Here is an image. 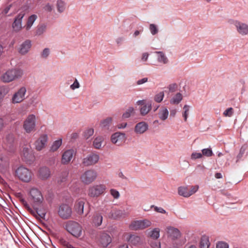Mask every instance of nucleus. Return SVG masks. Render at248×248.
<instances>
[{
    "mask_svg": "<svg viewBox=\"0 0 248 248\" xmlns=\"http://www.w3.org/2000/svg\"><path fill=\"white\" fill-rule=\"evenodd\" d=\"M151 208H154L155 211L158 213H162V214L166 213V211L162 207H158L157 206H155L153 205L151 206Z\"/></svg>",
    "mask_w": 248,
    "mask_h": 248,
    "instance_id": "864d4df0",
    "label": "nucleus"
},
{
    "mask_svg": "<svg viewBox=\"0 0 248 248\" xmlns=\"http://www.w3.org/2000/svg\"><path fill=\"white\" fill-rule=\"evenodd\" d=\"M112 239L109 235L105 232L100 235L99 243L103 247H107L111 242Z\"/></svg>",
    "mask_w": 248,
    "mask_h": 248,
    "instance_id": "412c9836",
    "label": "nucleus"
},
{
    "mask_svg": "<svg viewBox=\"0 0 248 248\" xmlns=\"http://www.w3.org/2000/svg\"><path fill=\"white\" fill-rule=\"evenodd\" d=\"M50 54V49L48 48H45L41 54V56L43 58L46 59Z\"/></svg>",
    "mask_w": 248,
    "mask_h": 248,
    "instance_id": "603ef678",
    "label": "nucleus"
},
{
    "mask_svg": "<svg viewBox=\"0 0 248 248\" xmlns=\"http://www.w3.org/2000/svg\"><path fill=\"white\" fill-rule=\"evenodd\" d=\"M48 137L46 134H43L35 141L34 144L36 150L40 151L44 149L47 142Z\"/></svg>",
    "mask_w": 248,
    "mask_h": 248,
    "instance_id": "2eb2a0df",
    "label": "nucleus"
},
{
    "mask_svg": "<svg viewBox=\"0 0 248 248\" xmlns=\"http://www.w3.org/2000/svg\"><path fill=\"white\" fill-rule=\"evenodd\" d=\"M58 214L62 218L67 219L71 217L72 209L68 205L63 204L60 206Z\"/></svg>",
    "mask_w": 248,
    "mask_h": 248,
    "instance_id": "4468645a",
    "label": "nucleus"
},
{
    "mask_svg": "<svg viewBox=\"0 0 248 248\" xmlns=\"http://www.w3.org/2000/svg\"><path fill=\"white\" fill-rule=\"evenodd\" d=\"M190 106L187 105H184L183 107L184 111L183 112L182 115L184 117V120L185 122L187 121V119L189 114Z\"/></svg>",
    "mask_w": 248,
    "mask_h": 248,
    "instance_id": "79ce46f5",
    "label": "nucleus"
},
{
    "mask_svg": "<svg viewBox=\"0 0 248 248\" xmlns=\"http://www.w3.org/2000/svg\"><path fill=\"white\" fill-rule=\"evenodd\" d=\"M104 141L103 136H98L95 137L93 141V146L96 149H100L101 148L102 143Z\"/></svg>",
    "mask_w": 248,
    "mask_h": 248,
    "instance_id": "c756f323",
    "label": "nucleus"
},
{
    "mask_svg": "<svg viewBox=\"0 0 248 248\" xmlns=\"http://www.w3.org/2000/svg\"><path fill=\"white\" fill-rule=\"evenodd\" d=\"M27 210L37 219V215L36 212V208L35 209V211L32 210L31 207L30 209H27Z\"/></svg>",
    "mask_w": 248,
    "mask_h": 248,
    "instance_id": "338daca9",
    "label": "nucleus"
},
{
    "mask_svg": "<svg viewBox=\"0 0 248 248\" xmlns=\"http://www.w3.org/2000/svg\"><path fill=\"white\" fill-rule=\"evenodd\" d=\"M151 222L148 219H143L133 221L129 226V228L132 230H143L150 227Z\"/></svg>",
    "mask_w": 248,
    "mask_h": 248,
    "instance_id": "1a4fd4ad",
    "label": "nucleus"
},
{
    "mask_svg": "<svg viewBox=\"0 0 248 248\" xmlns=\"http://www.w3.org/2000/svg\"><path fill=\"white\" fill-rule=\"evenodd\" d=\"M62 243L63 246H66L67 248H73L72 246L65 240H62Z\"/></svg>",
    "mask_w": 248,
    "mask_h": 248,
    "instance_id": "69168bd1",
    "label": "nucleus"
},
{
    "mask_svg": "<svg viewBox=\"0 0 248 248\" xmlns=\"http://www.w3.org/2000/svg\"><path fill=\"white\" fill-rule=\"evenodd\" d=\"M135 113V109L133 107H129L123 113L122 118L124 119H127Z\"/></svg>",
    "mask_w": 248,
    "mask_h": 248,
    "instance_id": "f704fd0d",
    "label": "nucleus"
},
{
    "mask_svg": "<svg viewBox=\"0 0 248 248\" xmlns=\"http://www.w3.org/2000/svg\"><path fill=\"white\" fill-rule=\"evenodd\" d=\"M21 203L23 205V206L25 207L26 209H30V206L29 204L28 203L27 201L24 199L23 197H21L20 200Z\"/></svg>",
    "mask_w": 248,
    "mask_h": 248,
    "instance_id": "bf43d9fd",
    "label": "nucleus"
},
{
    "mask_svg": "<svg viewBox=\"0 0 248 248\" xmlns=\"http://www.w3.org/2000/svg\"><path fill=\"white\" fill-rule=\"evenodd\" d=\"M76 151L73 149H68L66 150L62 155L61 162L63 164H67L69 163L73 156L76 154Z\"/></svg>",
    "mask_w": 248,
    "mask_h": 248,
    "instance_id": "dca6fc26",
    "label": "nucleus"
},
{
    "mask_svg": "<svg viewBox=\"0 0 248 248\" xmlns=\"http://www.w3.org/2000/svg\"><path fill=\"white\" fill-rule=\"evenodd\" d=\"M235 28L237 32L242 36L248 35V25L237 20H233L231 22Z\"/></svg>",
    "mask_w": 248,
    "mask_h": 248,
    "instance_id": "9d476101",
    "label": "nucleus"
},
{
    "mask_svg": "<svg viewBox=\"0 0 248 248\" xmlns=\"http://www.w3.org/2000/svg\"><path fill=\"white\" fill-rule=\"evenodd\" d=\"M66 231L76 237H79L81 235L82 228L81 226L77 222L69 220L65 225Z\"/></svg>",
    "mask_w": 248,
    "mask_h": 248,
    "instance_id": "7ed1b4c3",
    "label": "nucleus"
},
{
    "mask_svg": "<svg viewBox=\"0 0 248 248\" xmlns=\"http://www.w3.org/2000/svg\"><path fill=\"white\" fill-rule=\"evenodd\" d=\"M155 53L157 54V60L158 62L164 64L168 62V59L163 52L155 51Z\"/></svg>",
    "mask_w": 248,
    "mask_h": 248,
    "instance_id": "c85d7f7f",
    "label": "nucleus"
},
{
    "mask_svg": "<svg viewBox=\"0 0 248 248\" xmlns=\"http://www.w3.org/2000/svg\"><path fill=\"white\" fill-rule=\"evenodd\" d=\"M46 26L45 24L39 25L36 31V34L38 35L42 34L46 31Z\"/></svg>",
    "mask_w": 248,
    "mask_h": 248,
    "instance_id": "c03bdc74",
    "label": "nucleus"
},
{
    "mask_svg": "<svg viewBox=\"0 0 248 248\" xmlns=\"http://www.w3.org/2000/svg\"><path fill=\"white\" fill-rule=\"evenodd\" d=\"M36 212L37 215V219H40V218L44 219L46 215V212L44 210H42L41 209H39L38 208H36Z\"/></svg>",
    "mask_w": 248,
    "mask_h": 248,
    "instance_id": "a18cd8bd",
    "label": "nucleus"
},
{
    "mask_svg": "<svg viewBox=\"0 0 248 248\" xmlns=\"http://www.w3.org/2000/svg\"><path fill=\"white\" fill-rule=\"evenodd\" d=\"M27 89L25 86L20 87L13 95L11 102L17 104L22 102L25 99Z\"/></svg>",
    "mask_w": 248,
    "mask_h": 248,
    "instance_id": "6e6552de",
    "label": "nucleus"
},
{
    "mask_svg": "<svg viewBox=\"0 0 248 248\" xmlns=\"http://www.w3.org/2000/svg\"><path fill=\"white\" fill-rule=\"evenodd\" d=\"M62 177L60 180L61 182H63L66 181V177H67L68 175V173L66 171L62 173Z\"/></svg>",
    "mask_w": 248,
    "mask_h": 248,
    "instance_id": "774afa93",
    "label": "nucleus"
},
{
    "mask_svg": "<svg viewBox=\"0 0 248 248\" xmlns=\"http://www.w3.org/2000/svg\"><path fill=\"white\" fill-rule=\"evenodd\" d=\"M148 129V124L145 122H141L136 124L134 131L136 133L141 134L146 132Z\"/></svg>",
    "mask_w": 248,
    "mask_h": 248,
    "instance_id": "6ab92c4d",
    "label": "nucleus"
},
{
    "mask_svg": "<svg viewBox=\"0 0 248 248\" xmlns=\"http://www.w3.org/2000/svg\"><path fill=\"white\" fill-rule=\"evenodd\" d=\"M99 159V155L98 154L92 153L82 159V163L86 167L93 166L98 162Z\"/></svg>",
    "mask_w": 248,
    "mask_h": 248,
    "instance_id": "f8f14e48",
    "label": "nucleus"
},
{
    "mask_svg": "<svg viewBox=\"0 0 248 248\" xmlns=\"http://www.w3.org/2000/svg\"><path fill=\"white\" fill-rule=\"evenodd\" d=\"M127 240L130 244L134 246L140 244L141 242L140 237L134 234H130Z\"/></svg>",
    "mask_w": 248,
    "mask_h": 248,
    "instance_id": "a878e982",
    "label": "nucleus"
},
{
    "mask_svg": "<svg viewBox=\"0 0 248 248\" xmlns=\"http://www.w3.org/2000/svg\"><path fill=\"white\" fill-rule=\"evenodd\" d=\"M103 217L100 214H96L93 217V223L96 226H99L102 222Z\"/></svg>",
    "mask_w": 248,
    "mask_h": 248,
    "instance_id": "e433bc0d",
    "label": "nucleus"
},
{
    "mask_svg": "<svg viewBox=\"0 0 248 248\" xmlns=\"http://www.w3.org/2000/svg\"><path fill=\"white\" fill-rule=\"evenodd\" d=\"M150 245L152 248H161L160 243L157 241L152 242Z\"/></svg>",
    "mask_w": 248,
    "mask_h": 248,
    "instance_id": "052dcab7",
    "label": "nucleus"
},
{
    "mask_svg": "<svg viewBox=\"0 0 248 248\" xmlns=\"http://www.w3.org/2000/svg\"><path fill=\"white\" fill-rule=\"evenodd\" d=\"M43 9L44 11L46 12H51L53 9V6L52 4L48 3L46 4V5L43 7Z\"/></svg>",
    "mask_w": 248,
    "mask_h": 248,
    "instance_id": "4d7b16f0",
    "label": "nucleus"
},
{
    "mask_svg": "<svg viewBox=\"0 0 248 248\" xmlns=\"http://www.w3.org/2000/svg\"><path fill=\"white\" fill-rule=\"evenodd\" d=\"M111 122H112V118L110 117H108L101 122L100 126L102 128L108 129L109 125L110 124Z\"/></svg>",
    "mask_w": 248,
    "mask_h": 248,
    "instance_id": "58836bf2",
    "label": "nucleus"
},
{
    "mask_svg": "<svg viewBox=\"0 0 248 248\" xmlns=\"http://www.w3.org/2000/svg\"><path fill=\"white\" fill-rule=\"evenodd\" d=\"M199 189L198 186H180L178 189V193L180 196L184 197H189L196 193Z\"/></svg>",
    "mask_w": 248,
    "mask_h": 248,
    "instance_id": "9b49d317",
    "label": "nucleus"
},
{
    "mask_svg": "<svg viewBox=\"0 0 248 248\" xmlns=\"http://www.w3.org/2000/svg\"><path fill=\"white\" fill-rule=\"evenodd\" d=\"M62 138L58 139L54 141L51 147H50V152H54L58 150V149L60 148V147L62 145Z\"/></svg>",
    "mask_w": 248,
    "mask_h": 248,
    "instance_id": "7c9ffc66",
    "label": "nucleus"
},
{
    "mask_svg": "<svg viewBox=\"0 0 248 248\" xmlns=\"http://www.w3.org/2000/svg\"><path fill=\"white\" fill-rule=\"evenodd\" d=\"M149 30L153 35L156 34L158 32V29L157 25L154 24H151L149 25Z\"/></svg>",
    "mask_w": 248,
    "mask_h": 248,
    "instance_id": "49530a36",
    "label": "nucleus"
},
{
    "mask_svg": "<svg viewBox=\"0 0 248 248\" xmlns=\"http://www.w3.org/2000/svg\"><path fill=\"white\" fill-rule=\"evenodd\" d=\"M36 116L34 114H30L25 120L23 128L27 133H31L36 130Z\"/></svg>",
    "mask_w": 248,
    "mask_h": 248,
    "instance_id": "20e7f679",
    "label": "nucleus"
},
{
    "mask_svg": "<svg viewBox=\"0 0 248 248\" xmlns=\"http://www.w3.org/2000/svg\"><path fill=\"white\" fill-rule=\"evenodd\" d=\"M137 105L141 106L140 108V114L141 116H145L152 109V105L151 101H148L147 102L145 100H138L136 102Z\"/></svg>",
    "mask_w": 248,
    "mask_h": 248,
    "instance_id": "ddd939ff",
    "label": "nucleus"
},
{
    "mask_svg": "<svg viewBox=\"0 0 248 248\" xmlns=\"http://www.w3.org/2000/svg\"><path fill=\"white\" fill-rule=\"evenodd\" d=\"M202 155H204L207 157H210L213 155V153L211 149L210 148H205L203 149L202 150Z\"/></svg>",
    "mask_w": 248,
    "mask_h": 248,
    "instance_id": "de8ad7c7",
    "label": "nucleus"
},
{
    "mask_svg": "<svg viewBox=\"0 0 248 248\" xmlns=\"http://www.w3.org/2000/svg\"><path fill=\"white\" fill-rule=\"evenodd\" d=\"M182 99V94L180 93H178L170 100V103L172 105H177L180 103Z\"/></svg>",
    "mask_w": 248,
    "mask_h": 248,
    "instance_id": "2f4dec72",
    "label": "nucleus"
},
{
    "mask_svg": "<svg viewBox=\"0 0 248 248\" xmlns=\"http://www.w3.org/2000/svg\"><path fill=\"white\" fill-rule=\"evenodd\" d=\"M57 7L59 12H63L65 8V3L62 0H58L57 1Z\"/></svg>",
    "mask_w": 248,
    "mask_h": 248,
    "instance_id": "ea45409f",
    "label": "nucleus"
},
{
    "mask_svg": "<svg viewBox=\"0 0 248 248\" xmlns=\"http://www.w3.org/2000/svg\"><path fill=\"white\" fill-rule=\"evenodd\" d=\"M177 88V85L176 83L170 84L168 87L170 92H174Z\"/></svg>",
    "mask_w": 248,
    "mask_h": 248,
    "instance_id": "680f3d73",
    "label": "nucleus"
},
{
    "mask_svg": "<svg viewBox=\"0 0 248 248\" xmlns=\"http://www.w3.org/2000/svg\"><path fill=\"white\" fill-rule=\"evenodd\" d=\"M14 141V135L12 134H9L7 135L6 137L5 144H6L7 145L9 146L10 149L13 147Z\"/></svg>",
    "mask_w": 248,
    "mask_h": 248,
    "instance_id": "c9c22d12",
    "label": "nucleus"
},
{
    "mask_svg": "<svg viewBox=\"0 0 248 248\" xmlns=\"http://www.w3.org/2000/svg\"><path fill=\"white\" fill-rule=\"evenodd\" d=\"M210 243L208 237L204 235L201 239L200 248H209Z\"/></svg>",
    "mask_w": 248,
    "mask_h": 248,
    "instance_id": "72a5a7b5",
    "label": "nucleus"
},
{
    "mask_svg": "<svg viewBox=\"0 0 248 248\" xmlns=\"http://www.w3.org/2000/svg\"><path fill=\"white\" fill-rule=\"evenodd\" d=\"M245 149L243 148V147H241L239 154H238L237 156V160L236 162H238L243 156L244 153H245Z\"/></svg>",
    "mask_w": 248,
    "mask_h": 248,
    "instance_id": "13d9d810",
    "label": "nucleus"
},
{
    "mask_svg": "<svg viewBox=\"0 0 248 248\" xmlns=\"http://www.w3.org/2000/svg\"><path fill=\"white\" fill-rule=\"evenodd\" d=\"M37 16L35 15H32L29 17L27 24L25 26V28L27 31H28L31 29L33 23L37 19Z\"/></svg>",
    "mask_w": 248,
    "mask_h": 248,
    "instance_id": "473e14b6",
    "label": "nucleus"
},
{
    "mask_svg": "<svg viewBox=\"0 0 248 248\" xmlns=\"http://www.w3.org/2000/svg\"><path fill=\"white\" fill-rule=\"evenodd\" d=\"M31 46V41L27 40L20 45L19 52L22 55H25L29 52Z\"/></svg>",
    "mask_w": 248,
    "mask_h": 248,
    "instance_id": "b1692460",
    "label": "nucleus"
},
{
    "mask_svg": "<svg viewBox=\"0 0 248 248\" xmlns=\"http://www.w3.org/2000/svg\"><path fill=\"white\" fill-rule=\"evenodd\" d=\"M148 81L147 78H144L142 79H139L137 81V85H141Z\"/></svg>",
    "mask_w": 248,
    "mask_h": 248,
    "instance_id": "e2e57ef3",
    "label": "nucleus"
},
{
    "mask_svg": "<svg viewBox=\"0 0 248 248\" xmlns=\"http://www.w3.org/2000/svg\"><path fill=\"white\" fill-rule=\"evenodd\" d=\"M110 193L111 195L115 199H118L120 196L119 191L113 188L110 189Z\"/></svg>",
    "mask_w": 248,
    "mask_h": 248,
    "instance_id": "8fccbe9b",
    "label": "nucleus"
},
{
    "mask_svg": "<svg viewBox=\"0 0 248 248\" xmlns=\"http://www.w3.org/2000/svg\"><path fill=\"white\" fill-rule=\"evenodd\" d=\"M169 110L166 107L161 108L158 111V118L162 121H165L168 117Z\"/></svg>",
    "mask_w": 248,
    "mask_h": 248,
    "instance_id": "bb28decb",
    "label": "nucleus"
},
{
    "mask_svg": "<svg viewBox=\"0 0 248 248\" xmlns=\"http://www.w3.org/2000/svg\"><path fill=\"white\" fill-rule=\"evenodd\" d=\"M167 232L169 236L172 239H176L181 236V233L179 230L172 227L167 228Z\"/></svg>",
    "mask_w": 248,
    "mask_h": 248,
    "instance_id": "393cba45",
    "label": "nucleus"
},
{
    "mask_svg": "<svg viewBox=\"0 0 248 248\" xmlns=\"http://www.w3.org/2000/svg\"><path fill=\"white\" fill-rule=\"evenodd\" d=\"M80 87L79 83L77 79H75L74 83L70 85V89L72 90H74L76 89L79 88Z\"/></svg>",
    "mask_w": 248,
    "mask_h": 248,
    "instance_id": "5fc2aeb1",
    "label": "nucleus"
},
{
    "mask_svg": "<svg viewBox=\"0 0 248 248\" xmlns=\"http://www.w3.org/2000/svg\"><path fill=\"white\" fill-rule=\"evenodd\" d=\"M234 113V110L232 108H229L223 112V115L225 117H232Z\"/></svg>",
    "mask_w": 248,
    "mask_h": 248,
    "instance_id": "09e8293b",
    "label": "nucleus"
},
{
    "mask_svg": "<svg viewBox=\"0 0 248 248\" xmlns=\"http://www.w3.org/2000/svg\"><path fill=\"white\" fill-rule=\"evenodd\" d=\"M202 157V154L200 153L194 152L191 155V158L192 160L201 158Z\"/></svg>",
    "mask_w": 248,
    "mask_h": 248,
    "instance_id": "6e6d98bb",
    "label": "nucleus"
},
{
    "mask_svg": "<svg viewBox=\"0 0 248 248\" xmlns=\"http://www.w3.org/2000/svg\"><path fill=\"white\" fill-rule=\"evenodd\" d=\"M107 189L104 184H98L90 186L88 189V195L92 198L98 197L103 194Z\"/></svg>",
    "mask_w": 248,
    "mask_h": 248,
    "instance_id": "39448f33",
    "label": "nucleus"
},
{
    "mask_svg": "<svg viewBox=\"0 0 248 248\" xmlns=\"http://www.w3.org/2000/svg\"><path fill=\"white\" fill-rule=\"evenodd\" d=\"M11 6L12 5L10 4L5 7L2 11V14L4 15H7L8 13Z\"/></svg>",
    "mask_w": 248,
    "mask_h": 248,
    "instance_id": "0e129e2a",
    "label": "nucleus"
},
{
    "mask_svg": "<svg viewBox=\"0 0 248 248\" xmlns=\"http://www.w3.org/2000/svg\"><path fill=\"white\" fill-rule=\"evenodd\" d=\"M29 199L34 203L39 204L43 201V197L41 192L37 188L33 187L30 189L28 192Z\"/></svg>",
    "mask_w": 248,
    "mask_h": 248,
    "instance_id": "0eeeda50",
    "label": "nucleus"
},
{
    "mask_svg": "<svg viewBox=\"0 0 248 248\" xmlns=\"http://www.w3.org/2000/svg\"><path fill=\"white\" fill-rule=\"evenodd\" d=\"M125 134L121 132H116L111 137V140L113 143L118 144V145L125 140Z\"/></svg>",
    "mask_w": 248,
    "mask_h": 248,
    "instance_id": "a211bd4d",
    "label": "nucleus"
},
{
    "mask_svg": "<svg viewBox=\"0 0 248 248\" xmlns=\"http://www.w3.org/2000/svg\"><path fill=\"white\" fill-rule=\"evenodd\" d=\"M164 97V92H160L155 95L154 100L157 103H160L163 100Z\"/></svg>",
    "mask_w": 248,
    "mask_h": 248,
    "instance_id": "37998d69",
    "label": "nucleus"
},
{
    "mask_svg": "<svg viewBox=\"0 0 248 248\" xmlns=\"http://www.w3.org/2000/svg\"><path fill=\"white\" fill-rule=\"evenodd\" d=\"M84 204V199H79L76 201L74 205V209L79 215H81L83 214Z\"/></svg>",
    "mask_w": 248,
    "mask_h": 248,
    "instance_id": "aec40b11",
    "label": "nucleus"
},
{
    "mask_svg": "<svg viewBox=\"0 0 248 248\" xmlns=\"http://www.w3.org/2000/svg\"><path fill=\"white\" fill-rule=\"evenodd\" d=\"M50 175L49 169L46 167H43L40 168L38 171V177L42 180L48 179Z\"/></svg>",
    "mask_w": 248,
    "mask_h": 248,
    "instance_id": "5701e85b",
    "label": "nucleus"
},
{
    "mask_svg": "<svg viewBox=\"0 0 248 248\" xmlns=\"http://www.w3.org/2000/svg\"><path fill=\"white\" fill-rule=\"evenodd\" d=\"M16 175L21 181L29 183L32 179L33 173L29 169L20 166L16 170Z\"/></svg>",
    "mask_w": 248,
    "mask_h": 248,
    "instance_id": "f03ea898",
    "label": "nucleus"
},
{
    "mask_svg": "<svg viewBox=\"0 0 248 248\" xmlns=\"http://www.w3.org/2000/svg\"><path fill=\"white\" fill-rule=\"evenodd\" d=\"M97 172L93 169L86 170L80 176L81 182L85 185H89L96 179Z\"/></svg>",
    "mask_w": 248,
    "mask_h": 248,
    "instance_id": "423d86ee",
    "label": "nucleus"
},
{
    "mask_svg": "<svg viewBox=\"0 0 248 248\" xmlns=\"http://www.w3.org/2000/svg\"><path fill=\"white\" fill-rule=\"evenodd\" d=\"M22 155L24 160L27 162L32 161L33 159V156L30 152V149L27 148H24L22 151Z\"/></svg>",
    "mask_w": 248,
    "mask_h": 248,
    "instance_id": "cd10ccee",
    "label": "nucleus"
},
{
    "mask_svg": "<svg viewBox=\"0 0 248 248\" xmlns=\"http://www.w3.org/2000/svg\"><path fill=\"white\" fill-rule=\"evenodd\" d=\"M217 248H229V244L225 242L219 241L217 244Z\"/></svg>",
    "mask_w": 248,
    "mask_h": 248,
    "instance_id": "3c124183",
    "label": "nucleus"
},
{
    "mask_svg": "<svg viewBox=\"0 0 248 248\" xmlns=\"http://www.w3.org/2000/svg\"><path fill=\"white\" fill-rule=\"evenodd\" d=\"M159 232V229L155 228L149 232V235L153 239H157L160 236Z\"/></svg>",
    "mask_w": 248,
    "mask_h": 248,
    "instance_id": "4c0bfd02",
    "label": "nucleus"
},
{
    "mask_svg": "<svg viewBox=\"0 0 248 248\" xmlns=\"http://www.w3.org/2000/svg\"><path fill=\"white\" fill-rule=\"evenodd\" d=\"M23 70L20 68L8 69L0 77L1 80L4 83H9L21 78L23 75Z\"/></svg>",
    "mask_w": 248,
    "mask_h": 248,
    "instance_id": "f257e3e1",
    "label": "nucleus"
},
{
    "mask_svg": "<svg viewBox=\"0 0 248 248\" xmlns=\"http://www.w3.org/2000/svg\"><path fill=\"white\" fill-rule=\"evenodd\" d=\"M109 217L112 219H117L121 217H124L127 216L124 210L113 209L109 213Z\"/></svg>",
    "mask_w": 248,
    "mask_h": 248,
    "instance_id": "4be33fe9",
    "label": "nucleus"
},
{
    "mask_svg": "<svg viewBox=\"0 0 248 248\" xmlns=\"http://www.w3.org/2000/svg\"><path fill=\"white\" fill-rule=\"evenodd\" d=\"M24 15V13H20L15 18L12 25L14 31L18 32L22 29V20Z\"/></svg>",
    "mask_w": 248,
    "mask_h": 248,
    "instance_id": "f3484780",
    "label": "nucleus"
},
{
    "mask_svg": "<svg viewBox=\"0 0 248 248\" xmlns=\"http://www.w3.org/2000/svg\"><path fill=\"white\" fill-rule=\"evenodd\" d=\"M94 133V129L93 128H88L86 129L84 133L83 136L86 140L90 138Z\"/></svg>",
    "mask_w": 248,
    "mask_h": 248,
    "instance_id": "a19ab883",
    "label": "nucleus"
}]
</instances>
